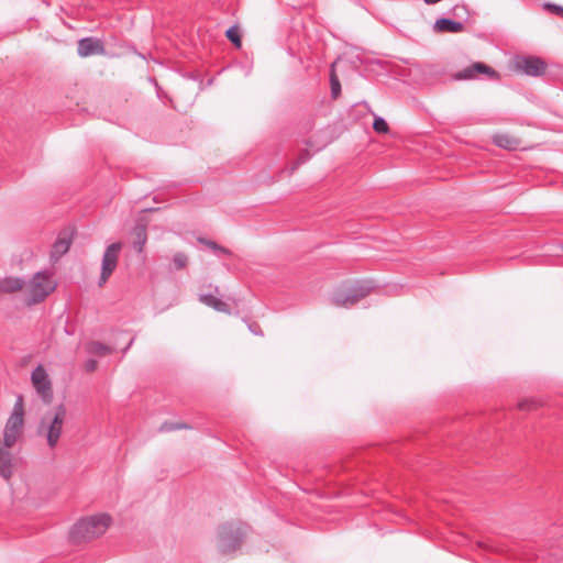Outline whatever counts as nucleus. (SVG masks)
I'll return each mask as SVG.
<instances>
[{"mask_svg":"<svg viewBox=\"0 0 563 563\" xmlns=\"http://www.w3.org/2000/svg\"><path fill=\"white\" fill-rule=\"evenodd\" d=\"M110 523L111 517L107 514H99L82 518L70 529L69 539L74 543L91 540L103 534Z\"/></svg>","mask_w":563,"mask_h":563,"instance_id":"obj_1","label":"nucleus"},{"mask_svg":"<svg viewBox=\"0 0 563 563\" xmlns=\"http://www.w3.org/2000/svg\"><path fill=\"white\" fill-rule=\"evenodd\" d=\"M375 287L374 283L368 279L343 285L333 291L331 302L338 307H351L366 297Z\"/></svg>","mask_w":563,"mask_h":563,"instance_id":"obj_2","label":"nucleus"},{"mask_svg":"<svg viewBox=\"0 0 563 563\" xmlns=\"http://www.w3.org/2000/svg\"><path fill=\"white\" fill-rule=\"evenodd\" d=\"M65 417L66 409L63 405H59L54 411H48L41 418L37 433L45 434L47 444L52 449L58 443Z\"/></svg>","mask_w":563,"mask_h":563,"instance_id":"obj_3","label":"nucleus"},{"mask_svg":"<svg viewBox=\"0 0 563 563\" xmlns=\"http://www.w3.org/2000/svg\"><path fill=\"white\" fill-rule=\"evenodd\" d=\"M247 525L228 522L218 529V549L223 554L234 552L242 543Z\"/></svg>","mask_w":563,"mask_h":563,"instance_id":"obj_4","label":"nucleus"},{"mask_svg":"<svg viewBox=\"0 0 563 563\" xmlns=\"http://www.w3.org/2000/svg\"><path fill=\"white\" fill-rule=\"evenodd\" d=\"M24 426V408L21 395L16 397L12 412L8 418L3 430V446L12 448L22 433Z\"/></svg>","mask_w":563,"mask_h":563,"instance_id":"obj_5","label":"nucleus"},{"mask_svg":"<svg viewBox=\"0 0 563 563\" xmlns=\"http://www.w3.org/2000/svg\"><path fill=\"white\" fill-rule=\"evenodd\" d=\"M56 284L53 282L51 274L46 271L37 272L30 282V303H40L52 291Z\"/></svg>","mask_w":563,"mask_h":563,"instance_id":"obj_6","label":"nucleus"},{"mask_svg":"<svg viewBox=\"0 0 563 563\" xmlns=\"http://www.w3.org/2000/svg\"><path fill=\"white\" fill-rule=\"evenodd\" d=\"M121 250V242H114L107 246L101 261V273L98 282L99 286H102L115 271Z\"/></svg>","mask_w":563,"mask_h":563,"instance_id":"obj_7","label":"nucleus"},{"mask_svg":"<svg viewBox=\"0 0 563 563\" xmlns=\"http://www.w3.org/2000/svg\"><path fill=\"white\" fill-rule=\"evenodd\" d=\"M514 67L518 73L531 77H539L545 73L547 64L538 56H517Z\"/></svg>","mask_w":563,"mask_h":563,"instance_id":"obj_8","label":"nucleus"},{"mask_svg":"<svg viewBox=\"0 0 563 563\" xmlns=\"http://www.w3.org/2000/svg\"><path fill=\"white\" fill-rule=\"evenodd\" d=\"M31 379L35 390L42 397L43 401L49 404L53 399L52 383L42 365L34 368Z\"/></svg>","mask_w":563,"mask_h":563,"instance_id":"obj_9","label":"nucleus"},{"mask_svg":"<svg viewBox=\"0 0 563 563\" xmlns=\"http://www.w3.org/2000/svg\"><path fill=\"white\" fill-rule=\"evenodd\" d=\"M104 51L106 49L102 41L97 37H84L80 38L77 43V54L80 57L102 55L104 54Z\"/></svg>","mask_w":563,"mask_h":563,"instance_id":"obj_10","label":"nucleus"},{"mask_svg":"<svg viewBox=\"0 0 563 563\" xmlns=\"http://www.w3.org/2000/svg\"><path fill=\"white\" fill-rule=\"evenodd\" d=\"M74 231L65 229L59 232L56 241L54 242L51 251V257L55 261L59 260L66 254L73 243Z\"/></svg>","mask_w":563,"mask_h":563,"instance_id":"obj_11","label":"nucleus"},{"mask_svg":"<svg viewBox=\"0 0 563 563\" xmlns=\"http://www.w3.org/2000/svg\"><path fill=\"white\" fill-rule=\"evenodd\" d=\"M433 30L439 33H460L464 31V24L450 18H440L434 22Z\"/></svg>","mask_w":563,"mask_h":563,"instance_id":"obj_12","label":"nucleus"},{"mask_svg":"<svg viewBox=\"0 0 563 563\" xmlns=\"http://www.w3.org/2000/svg\"><path fill=\"white\" fill-rule=\"evenodd\" d=\"M199 301L203 305L214 309L219 312H224L230 314L231 309L227 302H224L222 299L211 295V294H201L199 295Z\"/></svg>","mask_w":563,"mask_h":563,"instance_id":"obj_13","label":"nucleus"},{"mask_svg":"<svg viewBox=\"0 0 563 563\" xmlns=\"http://www.w3.org/2000/svg\"><path fill=\"white\" fill-rule=\"evenodd\" d=\"M25 285L21 277L8 276L0 279V294H12L19 291Z\"/></svg>","mask_w":563,"mask_h":563,"instance_id":"obj_14","label":"nucleus"},{"mask_svg":"<svg viewBox=\"0 0 563 563\" xmlns=\"http://www.w3.org/2000/svg\"><path fill=\"white\" fill-rule=\"evenodd\" d=\"M13 473L12 455L5 449L0 448V475L4 479H9Z\"/></svg>","mask_w":563,"mask_h":563,"instance_id":"obj_15","label":"nucleus"},{"mask_svg":"<svg viewBox=\"0 0 563 563\" xmlns=\"http://www.w3.org/2000/svg\"><path fill=\"white\" fill-rule=\"evenodd\" d=\"M133 235H134L133 247L136 252L140 253L143 251V247L147 241L146 225L143 223H137L133 228Z\"/></svg>","mask_w":563,"mask_h":563,"instance_id":"obj_16","label":"nucleus"},{"mask_svg":"<svg viewBox=\"0 0 563 563\" xmlns=\"http://www.w3.org/2000/svg\"><path fill=\"white\" fill-rule=\"evenodd\" d=\"M473 70L476 71V77L478 75H487L489 77V79L492 80H498L499 79V74L494 69L492 68L490 66L484 64V63H481V62H476L473 64Z\"/></svg>","mask_w":563,"mask_h":563,"instance_id":"obj_17","label":"nucleus"},{"mask_svg":"<svg viewBox=\"0 0 563 563\" xmlns=\"http://www.w3.org/2000/svg\"><path fill=\"white\" fill-rule=\"evenodd\" d=\"M493 140L495 145L506 150H515L518 144L517 140L507 134H496Z\"/></svg>","mask_w":563,"mask_h":563,"instance_id":"obj_18","label":"nucleus"},{"mask_svg":"<svg viewBox=\"0 0 563 563\" xmlns=\"http://www.w3.org/2000/svg\"><path fill=\"white\" fill-rule=\"evenodd\" d=\"M111 351L110 346L98 341H92L87 344V352L89 354L103 356L110 354Z\"/></svg>","mask_w":563,"mask_h":563,"instance_id":"obj_19","label":"nucleus"},{"mask_svg":"<svg viewBox=\"0 0 563 563\" xmlns=\"http://www.w3.org/2000/svg\"><path fill=\"white\" fill-rule=\"evenodd\" d=\"M198 241L200 243L205 244L206 246H208L209 249H211L218 255H220V254L231 255L232 254L230 250L219 245L214 241L206 240V239H198Z\"/></svg>","mask_w":563,"mask_h":563,"instance_id":"obj_20","label":"nucleus"},{"mask_svg":"<svg viewBox=\"0 0 563 563\" xmlns=\"http://www.w3.org/2000/svg\"><path fill=\"white\" fill-rule=\"evenodd\" d=\"M225 36L235 47H241V45H242L241 35L235 25L230 26L225 31Z\"/></svg>","mask_w":563,"mask_h":563,"instance_id":"obj_21","label":"nucleus"},{"mask_svg":"<svg viewBox=\"0 0 563 563\" xmlns=\"http://www.w3.org/2000/svg\"><path fill=\"white\" fill-rule=\"evenodd\" d=\"M457 80H468L476 78V71L473 70V64L455 74Z\"/></svg>","mask_w":563,"mask_h":563,"instance_id":"obj_22","label":"nucleus"},{"mask_svg":"<svg viewBox=\"0 0 563 563\" xmlns=\"http://www.w3.org/2000/svg\"><path fill=\"white\" fill-rule=\"evenodd\" d=\"M330 86L332 98H338L339 95L341 93V84L334 71H332L330 76Z\"/></svg>","mask_w":563,"mask_h":563,"instance_id":"obj_23","label":"nucleus"},{"mask_svg":"<svg viewBox=\"0 0 563 563\" xmlns=\"http://www.w3.org/2000/svg\"><path fill=\"white\" fill-rule=\"evenodd\" d=\"M373 129L375 132L384 134V133L388 132L389 126L384 118L375 117L374 122H373Z\"/></svg>","mask_w":563,"mask_h":563,"instance_id":"obj_24","label":"nucleus"},{"mask_svg":"<svg viewBox=\"0 0 563 563\" xmlns=\"http://www.w3.org/2000/svg\"><path fill=\"white\" fill-rule=\"evenodd\" d=\"M173 263L175 265V269H183L186 267L187 263H188V257L186 256L185 253L183 252H177L174 256H173Z\"/></svg>","mask_w":563,"mask_h":563,"instance_id":"obj_25","label":"nucleus"},{"mask_svg":"<svg viewBox=\"0 0 563 563\" xmlns=\"http://www.w3.org/2000/svg\"><path fill=\"white\" fill-rule=\"evenodd\" d=\"M186 428H188V426H187V424H185V423L164 422V423L159 427V431H161V432H170V431L180 430V429H186Z\"/></svg>","mask_w":563,"mask_h":563,"instance_id":"obj_26","label":"nucleus"},{"mask_svg":"<svg viewBox=\"0 0 563 563\" xmlns=\"http://www.w3.org/2000/svg\"><path fill=\"white\" fill-rule=\"evenodd\" d=\"M542 7L544 10L563 18V7L562 5H559V4H555L552 2H544L542 4Z\"/></svg>","mask_w":563,"mask_h":563,"instance_id":"obj_27","label":"nucleus"},{"mask_svg":"<svg viewBox=\"0 0 563 563\" xmlns=\"http://www.w3.org/2000/svg\"><path fill=\"white\" fill-rule=\"evenodd\" d=\"M309 158H310V154H309V152H308V151H303V152L299 155V157H298V159H297V163H296V166H299V165H301V164L306 163Z\"/></svg>","mask_w":563,"mask_h":563,"instance_id":"obj_28","label":"nucleus"},{"mask_svg":"<svg viewBox=\"0 0 563 563\" xmlns=\"http://www.w3.org/2000/svg\"><path fill=\"white\" fill-rule=\"evenodd\" d=\"M249 330L255 335H261V336L263 335V331L257 323H250Z\"/></svg>","mask_w":563,"mask_h":563,"instance_id":"obj_29","label":"nucleus"},{"mask_svg":"<svg viewBox=\"0 0 563 563\" xmlns=\"http://www.w3.org/2000/svg\"><path fill=\"white\" fill-rule=\"evenodd\" d=\"M97 365H98L97 361L93 358H90L85 363V368L87 372H93L97 368Z\"/></svg>","mask_w":563,"mask_h":563,"instance_id":"obj_30","label":"nucleus"},{"mask_svg":"<svg viewBox=\"0 0 563 563\" xmlns=\"http://www.w3.org/2000/svg\"><path fill=\"white\" fill-rule=\"evenodd\" d=\"M134 342V338H131L126 344V346L123 349V352L125 353L130 347L131 345L133 344Z\"/></svg>","mask_w":563,"mask_h":563,"instance_id":"obj_31","label":"nucleus"},{"mask_svg":"<svg viewBox=\"0 0 563 563\" xmlns=\"http://www.w3.org/2000/svg\"><path fill=\"white\" fill-rule=\"evenodd\" d=\"M519 408L521 410L529 409V404L527 401H522L519 404Z\"/></svg>","mask_w":563,"mask_h":563,"instance_id":"obj_32","label":"nucleus"},{"mask_svg":"<svg viewBox=\"0 0 563 563\" xmlns=\"http://www.w3.org/2000/svg\"><path fill=\"white\" fill-rule=\"evenodd\" d=\"M440 1H441V0H424V2H426L427 4H435V3L440 2Z\"/></svg>","mask_w":563,"mask_h":563,"instance_id":"obj_33","label":"nucleus"},{"mask_svg":"<svg viewBox=\"0 0 563 563\" xmlns=\"http://www.w3.org/2000/svg\"><path fill=\"white\" fill-rule=\"evenodd\" d=\"M562 249H563V244H562Z\"/></svg>","mask_w":563,"mask_h":563,"instance_id":"obj_34","label":"nucleus"}]
</instances>
